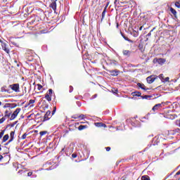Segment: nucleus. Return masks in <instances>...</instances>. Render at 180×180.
<instances>
[{"instance_id":"nucleus-1","label":"nucleus","mask_w":180,"mask_h":180,"mask_svg":"<svg viewBox=\"0 0 180 180\" xmlns=\"http://www.w3.org/2000/svg\"><path fill=\"white\" fill-rule=\"evenodd\" d=\"M32 20L27 22V25H33L34 22H38L41 20L39 16L35 15L32 16Z\"/></svg>"},{"instance_id":"nucleus-2","label":"nucleus","mask_w":180,"mask_h":180,"mask_svg":"<svg viewBox=\"0 0 180 180\" xmlns=\"http://www.w3.org/2000/svg\"><path fill=\"white\" fill-rule=\"evenodd\" d=\"M11 90L14 91L15 93L20 92V84H13L9 86Z\"/></svg>"},{"instance_id":"nucleus-3","label":"nucleus","mask_w":180,"mask_h":180,"mask_svg":"<svg viewBox=\"0 0 180 180\" xmlns=\"http://www.w3.org/2000/svg\"><path fill=\"white\" fill-rule=\"evenodd\" d=\"M20 111H21L20 108H17L14 112H13L12 115L10 117V120H14L15 117H18Z\"/></svg>"},{"instance_id":"nucleus-4","label":"nucleus","mask_w":180,"mask_h":180,"mask_svg":"<svg viewBox=\"0 0 180 180\" xmlns=\"http://www.w3.org/2000/svg\"><path fill=\"white\" fill-rule=\"evenodd\" d=\"M131 0H123L122 1H117V6L116 7L120 8L122 5L125 6L127 4H131Z\"/></svg>"},{"instance_id":"nucleus-5","label":"nucleus","mask_w":180,"mask_h":180,"mask_svg":"<svg viewBox=\"0 0 180 180\" xmlns=\"http://www.w3.org/2000/svg\"><path fill=\"white\" fill-rule=\"evenodd\" d=\"M153 63L155 64V63H159L160 65H163L166 62V60L165 58H155L153 59Z\"/></svg>"},{"instance_id":"nucleus-6","label":"nucleus","mask_w":180,"mask_h":180,"mask_svg":"<svg viewBox=\"0 0 180 180\" xmlns=\"http://www.w3.org/2000/svg\"><path fill=\"white\" fill-rule=\"evenodd\" d=\"M51 110H48L46 112V113H45V115L44 116L42 122H44L46 121H47V120H51Z\"/></svg>"},{"instance_id":"nucleus-7","label":"nucleus","mask_w":180,"mask_h":180,"mask_svg":"<svg viewBox=\"0 0 180 180\" xmlns=\"http://www.w3.org/2000/svg\"><path fill=\"white\" fill-rule=\"evenodd\" d=\"M158 77H155V75H150L149 77H147L146 80L148 83V84H152L154 81L155 80V79H157Z\"/></svg>"},{"instance_id":"nucleus-8","label":"nucleus","mask_w":180,"mask_h":180,"mask_svg":"<svg viewBox=\"0 0 180 180\" xmlns=\"http://www.w3.org/2000/svg\"><path fill=\"white\" fill-rule=\"evenodd\" d=\"M165 117H166L169 120H174L175 118L174 115L172 114L171 110L167 111L166 115H165Z\"/></svg>"},{"instance_id":"nucleus-9","label":"nucleus","mask_w":180,"mask_h":180,"mask_svg":"<svg viewBox=\"0 0 180 180\" xmlns=\"http://www.w3.org/2000/svg\"><path fill=\"white\" fill-rule=\"evenodd\" d=\"M51 4L49 5V7L56 11L57 9V1L58 0H50Z\"/></svg>"},{"instance_id":"nucleus-10","label":"nucleus","mask_w":180,"mask_h":180,"mask_svg":"<svg viewBox=\"0 0 180 180\" xmlns=\"http://www.w3.org/2000/svg\"><path fill=\"white\" fill-rule=\"evenodd\" d=\"M72 119L75 120H83L85 119V115L84 114H82L80 115H74L73 116L71 117Z\"/></svg>"},{"instance_id":"nucleus-11","label":"nucleus","mask_w":180,"mask_h":180,"mask_svg":"<svg viewBox=\"0 0 180 180\" xmlns=\"http://www.w3.org/2000/svg\"><path fill=\"white\" fill-rule=\"evenodd\" d=\"M11 114H12V112H11V109H9L8 110H5L4 111V117H3L2 118H5V120H6L9 117H11Z\"/></svg>"},{"instance_id":"nucleus-12","label":"nucleus","mask_w":180,"mask_h":180,"mask_svg":"<svg viewBox=\"0 0 180 180\" xmlns=\"http://www.w3.org/2000/svg\"><path fill=\"white\" fill-rule=\"evenodd\" d=\"M1 47H2V49L6 53H9V49H8L7 47V44L5 43V42H3L1 40Z\"/></svg>"},{"instance_id":"nucleus-13","label":"nucleus","mask_w":180,"mask_h":180,"mask_svg":"<svg viewBox=\"0 0 180 180\" xmlns=\"http://www.w3.org/2000/svg\"><path fill=\"white\" fill-rule=\"evenodd\" d=\"M137 86L141 89L143 91H148L150 90L149 88L146 87L144 84L137 83Z\"/></svg>"},{"instance_id":"nucleus-14","label":"nucleus","mask_w":180,"mask_h":180,"mask_svg":"<svg viewBox=\"0 0 180 180\" xmlns=\"http://www.w3.org/2000/svg\"><path fill=\"white\" fill-rule=\"evenodd\" d=\"M119 73H120V70H110V74L112 77L118 76Z\"/></svg>"},{"instance_id":"nucleus-15","label":"nucleus","mask_w":180,"mask_h":180,"mask_svg":"<svg viewBox=\"0 0 180 180\" xmlns=\"http://www.w3.org/2000/svg\"><path fill=\"white\" fill-rule=\"evenodd\" d=\"M18 106L17 104H11V103H6L4 105V108H16Z\"/></svg>"},{"instance_id":"nucleus-16","label":"nucleus","mask_w":180,"mask_h":180,"mask_svg":"<svg viewBox=\"0 0 180 180\" xmlns=\"http://www.w3.org/2000/svg\"><path fill=\"white\" fill-rule=\"evenodd\" d=\"M94 125L96 126L97 127H103V128L107 127V125L103 122H95Z\"/></svg>"},{"instance_id":"nucleus-17","label":"nucleus","mask_w":180,"mask_h":180,"mask_svg":"<svg viewBox=\"0 0 180 180\" xmlns=\"http://www.w3.org/2000/svg\"><path fill=\"white\" fill-rule=\"evenodd\" d=\"M132 51H128V50H124L122 51V53L124 56L130 57Z\"/></svg>"},{"instance_id":"nucleus-18","label":"nucleus","mask_w":180,"mask_h":180,"mask_svg":"<svg viewBox=\"0 0 180 180\" xmlns=\"http://www.w3.org/2000/svg\"><path fill=\"white\" fill-rule=\"evenodd\" d=\"M162 108V104H160V103H159V104H155V105H154V107L153 108H152V110H153L154 112L155 111V110H158L160 108Z\"/></svg>"},{"instance_id":"nucleus-19","label":"nucleus","mask_w":180,"mask_h":180,"mask_svg":"<svg viewBox=\"0 0 180 180\" xmlns=\"http://www.w3.org/2000/svg\"><path fill=\"white\" fill-rule=\"evenodd\" d=\"M170 12L174 15L175 18H177V12L176 10H174L173 8H170Z\"/></svg>"},{"instance_id":"nucleus-20","label":"nucleus","mask_w":180,"mask_h":180,"mask_svg":"<svg viewBox=\"0 0 180 180\" xmlns=\"http://www.w3.org/2000/svg\"><path fill=\"white\" fill-rule=\"evenodd\" d=\"M107 8H108V6H105L104 8V10H103V13H102L101 21H103L104 20V18H105Z\"/></svg>"},{"instance_id":"nucleus-21","label":"nucleus","mask_w":180,"mask_h":180,"mask_svg":"<svg viewBox=\"0 0 180 180\" xmlns=\"http://www.w3.org/2000/svg\"><path fill=\"white\" fill-rule=\"evenodd\" d=\"M34 103H35V100L34 99H30L29 101V102H28V105H30V108H33Z\"/></svg>"},{"instance_id":"nucleus-22","label":"nucleus","mask_w":180,"mask_h":180,"mask_svg":"<svg viewBox=\"0 0 180 180\" xmlns=\"http://www.w3.org/2000/svg\"><path fill=\"white\" fill-rule=\"evenodd\" d=\"M44 98L48 101V102H51L52 101V96H49V94H45Z\"/></svg>"},{"instance_id":"nucleus-23","label":"nucleus","mask_w":180,"mask_h":180,"mask_svg":"<svg viewBox=\"0 0 180 180\" xmlns=\"http://www.w3.org/2000/svg\"><path fill=\"white\" fill-rule=\"evenodd\" d=\"M88 126L87 125H80L78 127V130L79 131H82L86 129H87Z\"/></svg>"},{"instance_id":"nucleus-24","label":"nucleus","mask_w":180,"mask_h":180,"mask_svg":"<svg viewBox=\"0 0 180 180\" xmlns=\"http://www.w3.org/2000/svg\"><path fill=\"white\" fill-rule=\"evenodd\" d=\"M9 136H8V134H5L3 137V139H2V143H6L8 139Z\"/></svg>"},{"instance_id":"nucleus-25","label":"nucleus","mask_w":180,"mask_h":180,"mask_svg":"<svg viewBox=\"0 0 180 180\" xmlns=\"http://www.w3.org/2000/svg\"><path fill=\"white\" fill-rule=\"evenodd\" d=\"M133 96H138V97H141V93L139 91H135L132 93Z\"/></svg>"},{"instance_id":"nucleus-26","label":"nucleus","mask_w":180,"mask_h":180,"mask_svg":"<svg viewBox=\"0 0 180 180\" xmlns=\"http://www.w3.org/2000/svg\"><path fill=\"white\" fill-rule=\"evenodd\" d=\"M122 37L125 41H127L129 43H134L133 40L129 39L128 37H125L124 35H123Z\"/></svg>"},{"instance_id":"nucleus-27","label":"nucleus","mask_w":180,"mask_h":180,"mask_svg":"<svg viewBox=\"0 0 180 180\" xmlns=\"http://www.w3.org/2000/svg\"><path fill=\"white\" fill-rule=\"evenodd\" d=\"M14 136H15V131H11V134H10V137H11V141H13V139H14Z\"/></svg>"},{"instance_id":"nucleus-28","label":"nucleus","mask_w":180,"mask_h":180,"mask_svg":"<svg viewBox=\"0 0 180 180\" xmlns=\"http://www.w3.org/2000/svg\"><path fill=\"white\" fill-rule=\"evenodd\" d=\"M141 180H150V177L149 176L145 175L141 176Z\"/></svg>"},{"instance_id":"nucleus-29","label":"nucleus","mask_w":180,"mask_h":180,"mask_svg":"<svg viewBox=\"0 0 180 180\" xmlns=\"http://www.w3.org/2000/svg\"><path fill=\"white\" fill-rule=\"evenodd\" d=\"M46 94L50 96H53V89H49V91L46 93Z\"/></svg>"},{"instance_id":"nucleus-30","label":"nucleus","mask_w":180,"mask_h":180,"mask_svg":"<svg viewBox=\"0 0 180 180\" xmlns=\"http://www.w3.org/2000/svg\"><path fill=\"white\" fill-rule=\"evenodd\" d=\"M47 133H48L47 131H41L39 133V134H40V136L41 137V136L46 135Z\"/></svg>"},{"instance_id":"nucleus-31","label":"nucleus","mask_w":180,"mask_h":180,"mask_svg":"<svg viewBox=\"0 0 180 180\" xmlns=\"http://www.w3.org/2000/svg\"><path fill=\"white\" fill-rule=\"evenodd\" d=\"M142 99H148V98H151V96H148V95H145V96H141Z\"/></svg>"},{"instance_id":"nucleus-32","label":"nucleus","mask_w":180,"mask_h":180,"mask_svg":"<svg viewBox=\"0 0 180 180\" xmlns=\"http://www.w3.org/2000/svg\"><path fill=\"white\" fill-rule=\"evenodd\" d=\"M172 180H180V176H176V174H175V175L173 176Z\"/></svg>"},{"instance_id":"nucleus-33","label":"nucleus","mask_w":180,"mask_h":180,"mask_svg":"<svg viewBox=\"0 0 180 180\" xmlns=\"http://www.w3.org/2000/svg\"><path fill=\"white\" fill-rule=\"evenodd\" d=\"M37 86L38 91H41V89L43 88V86L40 84H37Z\"/></svg>"},{"instance_id":"nucleus-34","label":"nucleus","mask_w":180,"mask_h":180,"mask_svg":"<svg viewBox=\"0 0 180 180\" xmlns=\"http://www.w3.org/2000/svg\"><path fill=\"white\" fill-rule=\"evenodd\" d=\"M159 78L163 82L165 79V76L164 75L161 74L159 75Z\"/></svg>"},{"instance_id":"nucleus-35","label":"nucleus","mask_w":180,"mask_h":180,"mask_svg":"<svg viewBox=\"0 0 180 180\" xmlns=\"http://www.w3.org/2000/svg\"><path fill=\"white\" fill-rule=\"evenodd\" d=\"M72 158H77V153H74L72 154Z\"/></svg>"},{"instance_id":"nucleus-36","label":"nucleus","mask_w":180,"mask_h":180,"mask_svg":"<svg viewBox=\"0 0 180 180\" xmlns=\"http://www.w3.org/2000/svg\"><path fill=\"white\" fill-rule=\"evenodd\" d=\"M56 111H57V107L53 108V110H52L51 115H53L56 113Z\"/></svg>"},{"instance_id":"nucleus-37","label":"nucleus","mask_w":180,"mask_h":180,"mask_svg":"<svg viewBox=\"0 0 180 180\" xmlns=\"http://www.w3.org/2000/svg\"><path fill=\"white\" fill-rule=\"evenodd\" d=\"M27 136V134L25 133V134H22L21 139H22V140H25Z\"/></svg>"},{"instance_id":"nucleus-38","label":"nucleus","mask_w":180,"mask_h":180,"mask_svg":"<svg viewBox=\"0 0 180 180\" xmlns=\"http://www.w3.org/2000/svg\"><path fill=\"white\" fill-rule=\"evenodd\" d=\"M5 134V130L1 131V132L0 133V139L3 137V136H4Z\"/></svg>"},{"instance_id":"nucleus-39","label":"nucleus","mask_w":180,"mask_h":180,"mask_svg":"<svg viewBox=\"0 0 180 180\" xmlns=\"http://www.w3.org/2000/svg\"><path fill=\"white\" fill-rule=\"evenodd\" d=\"M118 1H123V0H115V6H118Z\"/></svg>"},{"instance_id":"nucleus-40","label":"nucleus","mask_w":180,"mask_h":180,"mask_svg":"<svg viewBox=\"0 0 180 180\" xmlns=\"http://www.w3.org/2000/svg\"><path fill=\"white\" fill-rule=\"evenodd\" d=\"M74 91V87H72V86H70L69 87V92L72 93Z\"/></svg>"},{"instance_id":"nucleus-41","label":"nucleus","mask_w":180,"mask_h":180,"mask_svg":"<svg viewBox=\"0 0 180 180\" xmlns=\"http://www.w3.org/2000/svg\"><path fill=\"white\" fill-rule=\"evenodd\" d=\"M6 121V118L5 117H2L1 119H0V124L4 123Z\"/></svg>"},{"instance_id":"nucleus-42","label":"nucleus","mask_w":180,"mask_h":180,"mask_svg":"<svg viewBox=\"0 0 180 180\" xmlns=\"http://www.w3.org/2000/svg\"><path fill=\"white\" fill-rule=\"evenodd\" d=\"M176 125L180 127V119L176 121Z\"/></svg>"},{"instance_id":"nucleus-43","label":"nucleus","mask_w":180,"mask_h":180,"mask_svg":"<svg viewBox=\"0 0 180 180\" xmlns=\"http://www.w3.org/2000/svg\"><path fill=\"white\" fill-rule=\"evenodd\" d=\"M175 6H176L177 8H180V3H179V2H176V3H175Z\"/></svg>"},{"instance_id":"nucleus-44","label":"nucleus","mask_w":180,"mask_h":180,"mask_svg":"<svg viewBox=\"0 0 180 180\" xmlns=\"http://www.w3.org/2000/svg\"><path fill=\"white\" fill-rule=\"evenodd\" d=\"M134 37H139V32L134 31Z\"/></svg>"},{"instance_id":"nucleus-45","label":"nucleus","mask_w":180,"mask_h":180,"mask_svg":"<svg viewBox=\"0 0 180 180\" xmlns=\"http://www.w3.org/2000/svg\"><path fill=\"white\" fill-rule=\"evenodd\" d=\"M174 172H172L170 174L167 175L166 178H165V180L167 179L168 178L171 177Z\"/></svg>"},{"instance_id":"nucleus-46","label":"nucleus","mask_w":180,"mask_h":180,"mask_svg":"<svg viewBox=\"0 0 180 180\" xmlns=\"http://www.w3.org/2000/svg\"><path fill=\"white\" fill-rule=\"evenodd\" d=\"M169 79H170V78L168 77H166V78H165L164 80H163V82H169Z\"/></svg>"},{"instance_id":"nucleus-47","label":"nucleus","mask_w":180,"mask_h":180,"mask_svg":"<svg viewBox=\"0 0 180 180\" xmlns=\"http://www.w3.org/2000/svg\"><path fill=\"white\" fill-rule=\"evenodd\" d=\"M65 146H64V147L62 148V150H61L60 153H59V154L63 155V152H65Z\"/></svg>"},{"instance_id":"nucleus-48","label":"nucleus","mask_w":180,"mask_h":180,"mask_svg":"<svg viewBox=\"0 0 180 180\" xmlns=\"http://www.w3.org/2000/svg\"><path fill=\"white\" fill-rule=\"evenodd\" d=\"M153 32V30H151L150 32L147 34V37H151L152 34L151 32Z\"/></svg>"},{"instance_id":"nucleus-49","label":"nucleus","mask_w":180,"mask_h":180,"mask_svg":"<svg viewBox=\"0 0 180 180\" xmlns=\"http://www.w3.org/2000/svg\"><path fill=\"white\" fill-rule=\"evenodd\" d=\"M111 150V147H105V150H107L108 152L110 151Z\"/></svg>"},{"instance_id":"nucleus-50","label":"nucleus","mask_w":180,"mask_h":180,"mask_svg":"<svg viewBox=\"0 0 180 180\" xmlns=\"http://www.w3.org/2000/svg\"><path fill=\"white\" fill-rule=\"evenodd\" d=\"M112 91H113L114 94H117V93H118V89H114V90H112Z\"/></svg>"},{"instance_id":"nucleus-51","label":"nucleus","mask_w":180,"mask_h":180,"mask_svg":"<svg viewBox=\"0 0 180 180\" xmlns=\"http://www.w3.org/2000/svg\"><path fill=\"white\" fill-rule=\"evenodd\" d=\"M11 44L15 46H18V43H15L14 41H12Z\"/></svg>"},{"instance_id":"nucleus-52","label":"nucleus","mask_w":180,"mask_h":180,"mask_svg":"<svg viewBox=\"0 0 180 180\" xmlns=\"http://www.w3.org/2000/svg\"><path fill=\"white\" fill-rule=\"evenodd\" d=\"M32 172H30L27 173V176H32Z\"/></svg>"},{"instance_id":"nucleus-53","label":"nucleus","mask_w":180,"mask_h":180,"mask_svg":"<svg viewBox=\"0 0 180 180\" xmlns=\"http://www.w3.org/2000/svg\"><path fill=\"white\" fill-rule=\"evenodd\" d=\"M13 141H11V139L8 141V142L7 143L5 144V146H7L8 144H9L11 142H12Z\"/></svg>"},{"instance_id":"nucleus-54","label":"nucleus","mask_w":180,"mask_h":180,"mask_svg":"<svg viewBox=\"0 0 180 180\" xmlns=\"http://www.w3.org/2000/svg\"><path fill=\"white\" fill-rule=\"evenodd\" d=\"M13 141H11V139L8 141V142L7 143L5 144V146H7L8 144H9L11 142H12Z\"/></svg>"},{"instance_id":"nucleus-55","label":"nucleus","mask_w":180,"mask_h":180,"mask_svg":"<svg viewBox=\"0 0 180 180\" xmlns=\"http://www.w3.org/2000/svg\"><path fill=\"white\" fill-rule=\"evenodd\" d=\"M13 141H11V139L8 141V142L7 143L5 144V146H7L8 144H9L11 142H12Z\"/></svg>"},{"instance_id":"nucleus-56","label":"nucleus","mask_w":180,"mask_h":180,"mask_svg":"<svg viewBox=\"0 0 180 180\" xmlns=\"http://www.w3.org/2000/svg\"><path fill=\"white\" fill-rule=\"evenodd\" d=\"M176 176L180 175V170H179V171H178V172L176 173Z\"/></svg>"},{"instance_id":"nucleus-57","label":"nucleus","mask_w":180,"mask_h":180,"mask_svg":"<svg viewBox=\"0 0 180 180\" xmlns=\"http://www.w3.org/2000/svg\"><path fill=\"white\" fill-rule=\"evenodd\" d=\"M28 106H30V105H28V103L25 104V108H27Z\"/></svg>"},{"instance_id":"nucleus-58","label":"nucleus","mask_w":180,"mask_h":180,"mask_svg":"<svg viewBox=\"0 0 180 180\" xmlns=\"http://www.w3.org/2000/svg\"><path fill=\"white\" fill-rule=\"evenodd\" d=\"M143 28V26L140 27L139 31H141Z\"/></svg>"},{"instance_id":"nucleus-59","label":"nucleus","mask_w":180,"mask_h":180,"mask_svg":"<svg viewBox=\"0 0 180 180\" xmlns=\"http://www.w3.org/2000/svg\"><path fill=\"white\" fill-rule=\"evenodd\" d=\"M3 159V156L0 155V161Z\"/></svg>"},{"instance_id":"nucleus-60","label":"nucleus","mask_w":180,"mask_h":180,"mask_svg":"<svg viewBox=\"0 0 180 180\" xmlns=\"http://www.w3.org/2000/svg\"><path fill=\"white\" fill-rule=\"evenodd\" d=\"M117 28L119 27V23H117Z\"/></svg>"},{"instance_id":"nucleus-61","label":"nucleus","mask_w":180,"mask_h":180,"mask_svg":"<svg viewBox=\"0 0 180 180\" xmlns=\"http://www.w3.org/2000/svg\"><path fill=\"white\" fill-rule=\"evenodd\" d=\"M176 131H180V129L179 128L176 129Z\"/></svg>"},{"instance_id":"nucleus-62","label":"nucleus","mask_w":180,"mask_h":180,"mask_svg":"<svg viewBox=\"0 0 180 180\" xmlns=\"http://www.w3.org/2000/svg\"><path fill=\"white\" fill-rule=\"evenodd\" d=\"M1 104H2V103H1V101H0V106L1 105Z\"/></svg>"},{"instance_id":"nucleus-63","label":"nucleus","mask_w":180,"mask_h":180,"mask_svg":"<svg viewBox=\"0 0 180 180\" xmlns=\"http://www.w3.org/2000/svg\"><path fill=\"white\" fill-rule=\"evenodd\" d=\"M80 124H84V122H81Z\"/></svg>"},{"instance_id":"nucleus-64","label":"nucleus","mask_w":180,"mask_h":180,"mask_svg":"<svg viewBox=\"0 0 180 180\" xmlns=\"http://www.w3.org/2000/svg\"><path fill=\"white\" fill-rule=\"evenodd\" d=\"M34 132H38V131H37V130H36Z\"/></svg>"}]
</instances>
